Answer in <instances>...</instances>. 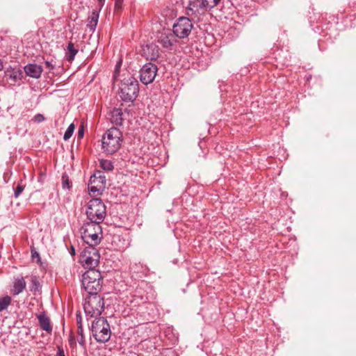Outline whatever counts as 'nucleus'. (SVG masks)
Here are the masks:
<instances>
[{"label": "nucleus", "instance_id": "c85d7f7f", "mask_svg": "<svg viewBox=\"0 0 356 356\" xmlns=\"http://www.w3.org/2000/svg\"><path fill=\"white\" fill-rule=\"evenodd\" d=\"M38 321L42 330H44V312H42L39 314Z\"/></svg>", "mask_w": 356, "mask_h": 356}, {"label": "nucleus", "instance_id": "5701e85b", "mask_svg": "<svg viewBox=\"0 0 356 356\" xmlns=\"http://www.w3.org/2000/svg\"><path fill=\"white\" fill-rule=\"evenodd\" d=\"M42 289V284L39 282L36 276L31 277V290L38 291Z\"/></svg>", "mask_w": 356, "mask_h": 356}, {"label": "nucleus", "instance_id": "c9c22d12", "mask_svg": "<svg viewBox=\"0 0 356 356\" xmlns=\"http://www.w3.org/2000/svg\"><path fill=\"white\" fill-rule=\"evenodd\" d=\"M83 129H79V136H81V137H82V136H83Z\"/></svg>", "mask_w": 356, "mask_h": 356}, {"label": "nucleus", "instance_id": "4be33fe9", "mask_svg": "<svg viewBox=\"0 0 356 356\" xmlns=\"http://www.w3.org/2000/svg\"><path fill=\"white\" fill-rule=\"evenodd\" d=\"M100 166L106 171H111L113 169V164L109 160L102 159L100 161Z\"/></svg>", "mask_w": 356, "mask_h": 356}, {"label": "nucleus", "instance_id": "b1692460", "mask_svg": "<svg viewBox=\"0 0 356 356\" xmlns=\"http://www.w3.org/2000/svg\"><path fill=\"white\" fill-rule=\"evenodd\" d=\"M75 129V126L74 124H70L68 128L67 129L66 131L64 134L63 139L65 140H69L71 136H72V134L74 133Z\"/></svg>", "mask_w": 356, "mask_h": 356}, {"label": "nucleus", "instance_id": "a211bd4d", "mask_svg": "<svg viewBox=\"0 0 356 356\" xmlns=\"http://www.w3.org/2000/svg\"><path fill=\"white\" fill-rule=\"evenodd\" d=\"M222 0H202L200 6L205 9L211 10L217 6Z\"/></svg>", "mask_w": 356, "mask_h": 356}, {"label": "nucleus", "instance_id": "4c0bfd02", "mask_svg": "<svg viewBox=\"0 0 356 356\" xmlns=\"http://www.w3.org/2000/svg\"><path fill=\"white\" fill-rule=\"evenodd\" d=\"M70 254L72 255H74L75 254V250H74V248L73 247H72V248H71Z\"/></svg>", "mask_w": 356, "mask_h": 356}, {"label": "nucleus", "instance_id": "e433bc0d", "mask_svg": "<svg viewBox=\"0 0 356 356\" xmlns=\"http://www.w3.org/2000/svg\"><path fill=\"white\" fill-rule=\"evenodd\" d=\"M77 317H79L78 315H77ZM77 325H78V326L81 325V318H77Z\"/></svg>", "mask_w": 356, "mask_h": 356}, {"label": "nucleus", "instance_id": "f03ea898", "mask_svg": "<svg viewBox=\"0 0 356 356\" xmlns=\"http://www.w3.org/2000/svg\"><path fill=\"white\" fill-rule=\"evenodd\" d=\"M99 224L90 221L80 228L81 238L88 245L95 246L100 243L102 227Z\"/></svg>", "mask_w": 356, "mask_h": 356}, {"label": "nucleus", "instance_id": "dca6fc26", "mask_svg": "<svg viewBox=\"0 0 356 356\" xmlns=\"http://www.w3.org/2000/svg\"><path fill=\"white\" fill-rule=\"evenodd\" d=\"M99 19V13L97 11L94 10L88 17V23L87 24L88 28L90 31L93 32L97 25Z\"/></svg>", "mask_w": 356, "mask_h": 356}, {"label": "nucleus", "instance_id": "aec40b11", "mask_svg": "<svg viewBox=\"0 0 356 356\" xmlns=\"http://www.w3.org/2000/svg\"><path fill=\"white\" fill-rule=\"evenodd\" d=\"M67 52L66 55L67 60L68 61H72L74 60L75 55L77 53V49H75L74 44L70 42L67 45Z\"/></svg>", "mask_w": 356, "mask_h": 356}, {"label": "nucleus", "instance_id": "bb28decb", "mask_svg": "<svg viewBox=\"0 0 356 356\" xmlns=\"http://www.w3.org/2000/svg\"><path fill=\"white\" fill-rule=\"evenodd\" d=\"M88 186L90 191L93 193L99 192L104 188L102 184H90V181H89Z\"/></svg>", "mask_w": 356, "mask_h": 356}, {"label": "nucleus", "instance_id": "473e14b6", "mask_svg": "<svg viewBox=\"0 0 356 356\" xmlns=\"http://www.w3.org/2000/svg\"><path fill=\"white\" fill-rule=\"evenodd\" d=\"M83 327L82 325L78 326V333L82 336Z\"/></svg>", "mask_w": 356, "mask_h": 356}, {"label": "nucleus", "instance_id": "c756f323", "mask_svg": "<svg viewBox=\"0 0 356 356\" xmlns=\"http://www.w3.org/2000/svg\"><path fill=\"white\" fill-rule=\"evenodd\" d=\"M52 330V326L50 323L49 318L46 317V332L51 333Z\"/></svg>", "mask_w": 356, "mask_h": 356}, {"label": "nucleus", "instance_id": "6ab92c4d", "mask_svg": "<svg viewBox=\"0 0 356 356\" xmlns=\"http://www.w3.org/2000/svg\"><path fill=\"white\" fill-rule=\"evenodd\" d=\"M31 253L32 262L36 263L42 266V262L41 260V257L34 246L31 247Z\"/></svg>", "mask_w": 356, "mask_h": 356}, {"label": "nucleus", "instance_id": "a878e982", "mask_svg": "<svg viewBox=\"0 0 356 356\" xmlns=\"http://www.w3.org/2000/svg\"><path fill=\"white\" fill-rule=\"evenodd\" d=\"M6 75L9 76L10 79L14 81L20 79L21 73L19 71L7 72Z\"/></svg>", "mask_w": 356, "mask_h": 356}, {"label": "nucleus", "instance_id": "9b49d317", "mask_svg": "<svg viewBox=\"0 0 356 356\" xmlns=\"http://www.w3.org/2000/svg\"><path fill=\"white\" fill-rule=\"evenodd\" d=\"M175 35L166 30L161 33L158 42L165 49H170L177 42Z\"/></svg>", "mask_w": 356, "mask_h": 356}, {"label": "nucleus", "instance_id": "f704fd0d", "mask_svg": "<svg viewBox=\"0 0 356 356\" xmlns=\"http://www.w3.org/2000/svg\"><path fill=\"white\" fill-rule=\"evenodd\" d=\"M45 65H46V70L51 69V65L49 62L46 61Z\"/></svg>", "mask_w": 356, "mask_h": 356}, {"label": "nucleus", "instance_id": "412c9836", "mask_svg": "<svg viewBox=\"0 0 356 356\" xmlns=\"http://www.w3.org/2000/svg\"><path fill=\"white\" fill-rule=\"evenodd\" d=\"M11 298L9 296H5L0 298V312L5 310L10 305Z\"/></svg>", "mask_w": 356, "mask_h": 356}, {"label": "nucleus", "instance_id": "39448f33", "mask_svg": "<svg viewBox=\"0 0 356 356\" xmlns=\"http://www.w3.org/2000/svg\"><path fill=\"white\" fill-rule=\"evenodd\" d=\"M106 213V206L100 199L94 198L89 201L86 215L90 221L101 223Z\"/></svg>", "mask_w": 356, "mask_h": 356}, {"label": "nucleus", "instance_id": "4468645a", "mask_svg": "<svg viewBox=\"0 0 356 356\" xmlns=\"http://www.w3.org/2000/svg\"><path fill=\"white\" fill-rule=\"evenodd\" d=\"M122 109L115 108L111 111V121L116 125H121L123 122Z\"/></svg>", "mask_w": 356, "mask_h": 356}, {"label": "nucleus", "instance_id": "cd10ccee", "mask_svg": "<svg viewBox=\"0 0 356 356\" xmlns=\"http://www.w3.org/2000/svg\"><path fill=\"white\" fill-rule=\"evenodd\" d=\"M24 186L21 183H19L15 189V197H18L24 191Z\"/></svg>", "mask_w": 356, "mask_h": 356}, {"label": "nucleus", "instance_id": "ddd939ff", "mask_svg": "<svg viewBox=\"0 0 356 356\" xmlns=\"http://www.w3.org/2000/svg\"><path fill=\"white\" fill-rule=\"evenodd\" d=\"M24 71L28 76L38 78L42 72V67L35 64H29L24 67Z\"/></svg>", "mask_w": 356, "mask_h": 356}, {"label": "nucleus", "instance_id": "2f4dec72", "mask_svg": "<svg viewBox=\"0 0 356 356\" xmlns=\"http://www.w3.org/2000/svg\"><path fill=\"white\" fill-rule=\"evenodd\" d=\"M58 350L56 353V356H65L63 349L61 348L60 346H58Z\"/></svg>", "mask_w": 356, "mask_h": 356}, {"label": "nucleus", "instance_id": "72a5a7b5", "mask_svg": "<svg viewBox=\"0 0 356 356\" xmlns=\"http://www.w3.org/2000/svg\"><path fill=\"white\" fill-rule=\"evenodd\" d=\"M52 197H54V200H55V201H57V200H58V192H56V193H55V195H52Z\"/></svg>", "mask_w": 356, "mask_h": 356}, {"label": "nucleus", "instance_id": "6e6552de", "mask_svg": "<svg viewBox=\"0 0 356 356\" xmlns=\"http://www.w3.org/2000/svg\"><path fill=\"white\" fill-rule=\"evenodd\" d=\"M100 254L95 246L87 245L81 251L80 262L89 270L95 269L99 263Z\"/></svg>", "mask_w": 356, "mask_h": 356}, {"label": "nucleus", "instance_id": "1a4fd4ad", "mask_svg": "<svg viewBox=\"0 0 356 356\" xmlns=\"http://www.w3.org/2000/svg\"><path fill=\"white\" fill-rule=\"evenodd\" d=\"M193 29L191 21L185 17H179L172 27L173 33L179 38H185L189 35Z\"/></svg>", "mask_w": 356, "mask_h": 356}, {"label": "nucleus", "instance_id": "20e7f679", "mask_svg": "<svg viewBox=\"0 0 356 356\" xmlns=\"http://www.w3.org/2000/svg\"><path fill=\"white\" fill-rule=\"evenodd\" d=\"M91 331L93 337L97 342L105 343L111 338L110 325L105 318L101 317L93 321Z\"/></svg>", "mask_w": 356, "mask_h": 356}, {"label": "nucleus", "instance_id": "f257e3e1", "mask_svg": "<svg viewBox=\"0 0 356 356\" xmlns=\"http://www.w3.org/2000/svg\"><path fill=\"white\" fill-rule=\"evenodd\" d=\"M123 136L122 131L115 127L108 129L102 138V148L104 152L113 154L116 152L122 145Z\"/></svg>", "mask_w": 356, "mask_h": 356}, {"label": "nucleus", "instance_id": "7c9ffc66", "mask_svg": "<svg viewBox=\"0 0 356 356\" xmlns=\"http://www.w3.org/2000/svg\"><path fill=\"white\" fill-rule=\"evenodd\" d=\"M44 120V117L43 116V115L42 114H38L36 115L34 118H33V120L35 122H42L43 120Z\"/></svg>", "mask_w": 356, "mask_h": 356}, {"label": "nucleus", "instance_id": "2eb2a0df", "mask_svg": "<svg viewBox=\"0 0 356 356\" xmlns=\"http://www.w3.org/2000/svg\"><path fill=\"white\" fill-rule=\"evenodd\" d=\"M89 181H90V184H102V187L104 188L106 179L102 172L97 171L90 177Z\"/></svg>", "mask_w": 356, "mask_h": 356}, {"label": "nucleus", "instance_id": "393cba45", "mask_svg": "<svg viewBox=\"0 0 356 356\" xmlns=\"http://www.w3.org/2000/svg\"><path fill=\"white\" fill-rule=\"evenodd\" d=\"M72 186L71 182L70 181L69 177L67 174H63L62 176V187L63 189H70Z\"/></svg>", "mask_w": 356, "mask_h": 356}, {"label": "nucleus", "instance_id": "9d476101", "mask_svg": "<svg viewBox=\"0 0 356 356\" xmlns=\"http://www.w3.org/2000/svg\"><path fill=\"white\" fill-rule=\"evenodd\" d=\"M158 71L157 66L152 63L145 64L140 70V81L147 85L153 82Z\"/></svg>", "mask_w": 356, "mask_h": 356}, {"label": "nucleus", "instance_id": "f8f14e48", "mask_svg": "<svg viewBox=\"0 0 356 356\" xmlns=\"http://www.w3.org/2000/svg\"><path fill=\"white\" fill-rule=\"evenodd\" d=\"M143 54L147 60H155L159 56V49L154 44L147 45L143 49Z\"/></svg>", "mask_w": 356, "mask_h": 356}, {"label": "nucleus", "instance_id": "423d86ee", "mask_svg": "<svg viewBox=\"0 0 356 356\" xmlns=\"http://www.w3.org/2000/svg\"><path fill=\"white\" fill-rule=\"evenodd\" d=\"M104 308V298L98 294L90 295L86 298L83 309L87 316H99Z\"/></svg>", "mask_w": 356, "mask_h": 356}, {"label": "nucleus", "instance_id": "7ed1b4c3", "mask_svg": "<svg viewBox=\"0 0 356 356\" xmlns=\"http://www.w3.org/2000/svg\"><path fill=\"white\" fill-rule=\"evenodd\" d=\"M82 286L89 294H97L102 288V275L99 270L91 269L86 271L82 277Z\"/></svg>", "mask_w": 356, "mask_h": 356}, {"label": "nucleus", "instance_id": "58836bf2", "mask_svg": "<svg viewBox=\"0 0 356 356\" xmlns=\"http://www.w3.org/2000/svg\"><path fill=\"white\" fill-rule=\"evenodd\" d=\"M3 68V63L0 60V70Z\"/></svg>", "mask_w": 356, "mask_h": 356}, {"label": "nucleus", "instance_id": "0eeeda50", "mask_svg": "<svg viewBox=\"0 0 356 356\" xmlns=\"http://www.w3.org/2000/svg\"><path fill=\"white\" fill-rule=\"evenodd\" d=\"M139 92L138 82L132 76L124 78L120 86V97L124 101L133 102Z\"/></svg>", "mask_w": 356, "mask_h": 356}, {"label": "nucleus", "instance_id": "f3484780", "mask_svg": "<svg viewBox=\"0 0 356 356\" xmlns=\"http://www.w3.org/2000/svg\"><path fill=\"white\" fill-rule=\"evenodd\" d=\"M26 287V282L23 277H21L19 279H17L13 286V294L14 295H18L19 293H22L23 290Z\"/></svg>", "mask_w": 356, "mask_h": 356}]
</instances>
